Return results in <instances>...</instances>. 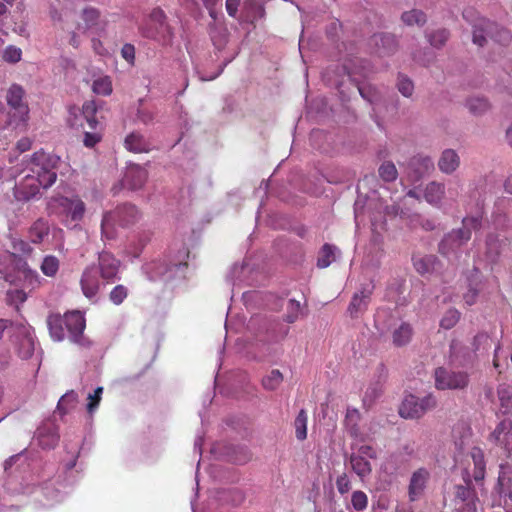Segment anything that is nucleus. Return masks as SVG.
Returning a JSON list of instances; mask_svg holds the SVG:
<instances>
[{
    "instance_id": "1",
    "label": "nucleus",
    "mask_w": 512,
    "mask_h": 512,
    "mask_svg": "<svg viewBox=\"0 0 512 512\" xmlns=\"http://www.w3.org/2000/svg\"><path fill=\"white\" fill-rule=\"evenodd\" d=\"M59 162L60 158L57 155L40 149L23 160L24 168L21 172L33 174L42 183L52 186L57 179Z\"/></svg>"
},
{
    "instance_id": "2",
    "label": "nucleus",
    "mask_w": 512,
    "mask_h": 512,
    "mask_svg": "<svg viewBox=\"0 0 512 512\" xmlns=\"http://www.w3.org/2000/svg\"><path fill=\"white\" fill-rule=\"evenodd\" d=\"M5 99L11 109L8 113V124L14 129L26 131L30 119V109L26 101L25 89L21 85L13 83L7 89Z\"/></svg>"
},
{
    "instance_id": "3",
    "label": "nucleus",
    "mask_w": 512,
    "mask_h": 512,
    "mask_svg": "<svg viewBox=\"0 0 512 512\" xmlns=\"http://www.w3.org/2000/svg\"><path fill=\"white\" fill-rule=\"evenodd\" d=\"M462 228L448 233L439 244L440 253L446 255L460 248L471 239L472 231L481 227V216H467L462 220Z\"/></svg>"
},
{
    "instance_id": "4",
    "label": "nucleus",
    "mask_w": 512,
    "mask_h": 512,
    "mask_svg": "<svg viewBox=\"0 0 512 512\" xmlns=\"http://www.w3.org/2000/svg\"><path fill=\"white\" fill-rule=\"evenodd\" d=\"M138 219L139 212L136 206L132 204L120 205L113 211L104 214L101 222L102 234L107 239H112L114 237L113 227L115 225L128 227L136 223Z\"/></svg>"
},
{
    "instance_id": "5",
    "label": "nucleus",
    "mask_w": 512,
    "mask_h": 512,
    "mask_svg": "<svg viewBox=\"0 0 512 512\" xmlns=\"http://www.w3.org/2000/svg\"><path fill=\"white\" fill-rule=\"evenodd\" d=\"M487 37L501 45H507L512 39L511 33L507 29L499 27L485 18H479L473 24L472 41L477 46L483 47L487 42Z\"/></svg>"
},
{
    "instance_id": "6",
    "label": "nucleus",
    "mask_w": 512,
    "mask_h": 512,
    "mask_svg": "<svg viewBox=\"0 0 512 512\" xmlns=\"http://www.w3.org/2000/svg\"><path fill=\"white\" fill-rule=\"evenodd\" d=\"M141 34L148 38L153 39L163 44L170 42L172 32L166 22V15L160 8H154L148 20L141 26Z\"/></svg>"
},
{
    "instance_id": "7",
    "label": "nucleus",
    "mask_w": 512,
    "mask_h": 512,
    "mask_svg": "<svg viewBox=\"0 0 512 512\" xmlns=\"http://www.w3.org/2000/svg\"><path fill=\"white\" fill-rule=\"evenodd\" d=\"M465 485L456 484L453 486L452 504L457 512H477L479 498L472 485L470 476L464 478Z\"/></svg>"
},
{
    "instance_id": "8",
    "label": "nucleus",
    "mask_w": 512,
    "mask_h": 512,
    "mask_svg": "<svg viewBox=\"0 0 512 512\" xmlns=\"http://www.w3.org/2000/svg\"><path fill=\"white\" fill-rule=\"evenodd\" d=\"M436 406L437 400L432 394H428L422 398L410 394L402 401L399 414L405 419H418Z\"/></svg>"
},
{
    "instance_id": "9",
    "label": "nucleus",
    "mask_w": 512,
    "mask_h": 512,
    "mask_svg": "<svg viewBox=\"0 0 512 512\" xmlns=\"http://www.w3.org/2000/svg\"><path fill=\"white\" fill-rule=\"evenodd\" d=\"M435 387L438 390H462L468 387L469 374L464 371H452L438 367L434 372Z\"/></svg>"
},
{
    "instance_id": "10",
    "label": "nucleus",
    "mask_w": 512,
    "mask_h": 512,
    "mask_svg": "<svg viewBox=\"0 0 512 512\" xmlns=\"http://www.w3.org/2000/svg\"><path fill=\"white\" fill-rule=\"evenodd\" d=\"M97 108L93 101H87L82 107V116L85 124L81 123L84 130L83 143L86 147L92 148L100 142L102 135L99 131V122L95 117Z\"/></svg>"
},
{
    "instance_id": "11",
    "label": "nucleus",
    "mask_w": 512,
    "mask_h": 512,
    "mask_svg": "<svg viewBox=\"0 0 512 512\" xmlns=\"http://www.w3.org/2000/svg\"><path fill=\"white\" fill-rule=\"evenodd\" d=\"M25 175L15 185L14 195L19 201H29L35 198L39 193L40 189H48L51 185L42 183L38 178H35L33 174L24 172Z\"/></svg>"
},
{
    "instance_id": "12",
    "label": "nucleus",
    "mask_w": 512,
    "mask_h": 512,
    "mask_svg": "<svg viewBox=\"0 0 512 512\" xmlns=\"http://www.w3.org/2000/svg\"><path fill=\"white\" fill-rule=\"evenodd\" d=\"M58 208L61 209V213H63L66 217H69L73 222H79L83 219L86 207L85 203L77 196L68 198V197H58L55 199Z\"/></svg>"
},
{
    "instance_id": "13",
    "label": "nucleus",
    "mask_w": 512,
    "mask_h": 512,
    "mask_svg": "<svg viewBox=\"0 0 512 512\" xmlns=\"http://www.w3.org/2000/svg\"><path fill=\"white\" fill-rule=\"evenodd\" d=\"M65 332L69 334L72 342L83 344V332L86 327V320L80 311H71L64 314Z\"/></svg>"
},
{
    "instance_id": "14",
    "label": "nucleus",
    "mask_w": 512,
    "mask_h": 512,
    "mask_svg": "<svg viewBox=\"0 0 512 512\" xmlns=\"http://www.w3.org/2000/svg\"><path fill=\"white\" fill-rule=\"evenodd\" d=\"M120 266V260L111 252L103 251L99 254L98 267L96 269L103 280L107 282L114 281L117 278Z\"/></svg>"
},
{
    "instance_id": "15",
    "label": "nucleus",
    "mask_w": 512,
    "mask_h": 512,
    "mask_svg": "<svg viewBox=\"0 0 512 512\" xmlns=\"http://www.w3.org/2000/svg\"><path fill=\"white\" fill-rule=\"evenodd\" d=\"M430 480V472L426 468L415 470L410 478L408 486V497L411 502L419 500L427 488Z\"/></svg>"
},
{
    "instance_id": "16",
    "label": "nucleus",
    "mask_w": 512,
    "mask_h": 512,
    "mask_svg": "<svg viewBox=\"0 0 512 512\" xmlns=\"http://www.w3.org/2000/svg\"><path fill=\"white\" fill-rule=\"evenodd\" d=\"M147 178L148 173L146 169L138 164H130L126 168L121 183L124 188L138 190L144 186Z\"/></svg>"
},
{
    "instance_id": "17",
    "label": "nucleus",
    "mask_w": 512,
    "mask_h": 512,
    "mask_svg": "<svg viewBox=\"0 0 512 512\" xmlns=\"http://www.w3.org/2000/svg\"><path fill=\"white\" fill-rule=\"evenodd\" d=\"M98 271L95 266L87 267L81 277V288L83 294L91 299L97 295L100 289V280L98 277Z\"/></svg>"
},
{
    "instance_id": "18",
    "label": "nucleus",
    "mask_w": 512,
    "mask_h": 512,
    "mask_svg": "<svg viewBox=\"0 0 512 512\" xmlns=\"http://www.w3.org/2000/svg\"><path fill=\"white\" fill-rule=\"evenodd\" d=\"M372 295V288L363 287L358 293H355L348 306V313L352 318L358 317V315L364 312L370 302Z\"/></svg>"
},
{
    "instance_id": "19",
    "label": "nucleus",
    "mask_w": 512,
    "mask_h": 512,
    "mask_svg": "<svg viewBox=\"0 0 512 512\" xmlns=\"http://www.w3.org/2000/svg\"><path fill=\"white\" fill-rule=\"evenodd\" d=\"M495 490L503 498L504 505L512 506V476L503 466H501Z\"/></svg>"
},
{
    "instance_id": "20",
    "label": "nucleus",
    "mask_w": 512,
    "mask_h": 512,
    "mask_svg": "<svg viewBox=\"0 0 512 512\" xmlns=\"http://www.w3.org/2000/svg\"><path fill=\"white\" fill-rule=\"evenodd\" d=\"M409 169L413 171L414 181H418L424 175L434 170V162L431 157L416 155L408 163Z\"/></svg>"
},
{
    "instance_id": "21",
    "label": "nucleus",
    "mask_w": 512,
    "mask_h": 512,
    "mask_svg": "<svg viewBox=\"0 0 512 512\" xmlns=\"http://www.w3.org/2000/svg\"><path fill=\"white\" fill-rule=\"evenodd\" d=\"M80 18L81 22L76 24L75 29L84 34L99 24L100 11L94 7H86L82 10Z\"/></svg>"
},
{
    "instance_id": "22",
    "label": "nucleus",
    "mask_w": 512,
    "mask_h": 512,
    "mask_svg": "<svg viewBox=\"0 0 512 512\" xmlns=\"http://www.w3.org/2000/svg\"><path fill=\"white\" fill-rule=\"evenodd\" d=\"M47 326L50 336L55 341H62L65 338V316L59 313H51L47 317Z\"/></svg>"
},
{
    "instance_id": "23",
    "label": "nucleus",
    "mask_w": 512,
    "mask_h": 512,
    "mask_svg": "<svg viewBox=\"0 0 512 512\" xmlns=\"http://www.w3.org/2000/svg\"><path fill=\"white\" fill-rule=\"evenodd\" d=\"M512 430V420L505 418L501 420L489 436V440L496 445H506Z\"/></svg>"
},
{
    "instance_id": "24",
    "label": "nucleus",
    "mask_w": 512,
    "mask_h": 512,
    "mask_svg": "<svg viewBox=\"0 0 512 512\" xmlns=\"http://www.w3.org/2000/svg\"><path fill=\"white\" fill-rule=\"evenodd\" d=\"M459 165L460 158L455 150L446 149L442 152L438 161V167L441 172L451 174L459 167Z\"/></svg>"
},
{
    "instance_id": "25",
    "label": "nucleus",
    "mask_w": 512,
    "mask_h": 512,
    "mask_svg": "<svg viewBox=\"0 0 512 512\" xmlns=\"http://www.w3.org/2000/svg\"><path fill=\"white\" fill-rule=\"evenodd\" d=\"M371 42L377 46L379 55H388L397 47L395 37L390 34H375L372 36Z\"/></svg>"
},
{
    "instance_id": "26",
    "label": "nucleus",
    "mask_w": 512,
    "mask_h": 512,
    "mask_svg": "<svg viewBox=\"0 0 512 512\" xmlns=\"http://www.w3.org/2000/svg\"><path fill=\"white\" fill-rule=\"evenodd\" d=\"M125 148L133 153H143L150 150V145L146 139L138 132H132L126 136L124 141Z\"/></svg>"
},
{
    "instance_id": "27",
    "label": "nucleus",
    "mask_w": 512,
    "mask_h": 512,
    "mask_svg": "<svg viewBox=\"0 0 512 512\" xmlns=\"http://www.w3.org/2000/svg\"><path fill=\"white\" fill-rule=\"evenodd\" d=\"M445 194V186L443 183L432 181L428 183L424 190L425 200L432 205H438Z\"/></svg>"
},
{
    "instance_id": "28",
    "label": "nucleus",
    "mask_w": 512,
    "mask_h": 512,
    "mask_svg": "<svg viewBox=\"0 0 512 512\" xmlns=\"http://www.w3.org/2000/svg\"><path fill=\"white\" fill-rule=\"evenodd\" d=\"M49 224L48 221L39 218L37 219L29 228V238L32 243L39 244L41 243L46 236L49 234Z\"/></svg>"
},
{
    "instance_id": "29",
    "label": "nucleus",
    "mask_w": 512,
    "mask_h": 512,
    "mask_svg": "<svg viewBox=\"0 0 512 512\" xmlns=\"http://www.w3.org/2000/svg\"><path fill=\"white\" fill-rule=\"evenodd\" d=\"M413 334V329L410 324L402 323L392 333V342L396 347H402L407 345Z\"/></svg>"
},
{
    "instance_id": "30",
    "label": "nucleus",
    "mask_w": 512,
    "mask_h": 512,
    "mask_svg": "<svg viewBox=\"0 0 512 512\" xmlns=\"http://www.w3.org/2000/svg\"><path fill=\"white\" fill-rule=\"evenodd\" d=\"M352 470L361 478L369 476L372 472L370 462L361 455L352 454L350 456Z\"/></svg>"
},
{
    "instance_id": "31",
    "label": "nucleus",
    "mask_w": 512,
    "mask_h": 512,
    "mask_svg": "<svg viewBox=\"0 0 512 512\" xmlns=\"http://www.w3.org/2000/svg\"><path fill=\"white\" fill-rule=\"evenodd\" d=\"M472 430L469 425L465 422L457 423L452 430V435L455 440V444L459 446V448H463L466 444L467 440L471 437Z\"/></svg>"
},
{
    "instance_id": "32",
    "label": "nucleus",
    "mask_w": 512,
    "mask_h": 512,
    "mask_svg": "<svg viewBox=\"0 0 512 512\" xmlns=\"http://www.w3.org/2000/svg\"><path fill=\"white\" fill-rule=\"evenodd\" d=\"M337 248L331 244H324L317 258V266L326 268L335 261Z\"/></svg>"
},
{
    "instance_id": "33",
    "label": "nucleus",
    "mask_w": 512,
    "mask_h": 512,
    "mask_svg": "<svg viewBox=\"0 0 512 512\" xmlns=\"http://www.w3.org/2000/svg\"><path fill=\"white\" fill-rule=\"evenodd\" d=\"M307 412L301 409L294 420L295 435L299 441L307 438Z\"/></svg>"
},
{
    "instance_id": "34",
    "label": "nucleus",
    "mask_w": 512,
    "mask_h": 512,
    "mask_svg": "<svg viewBox=\"0 0 512 512\" xmlns=\"http://www.w3.org/2000/svg\"><path fill=\"white\" fill-rule=\"evenodd\" d=\"M59 260L53 255L45 256L40 269L42 273L48 277H54L59 270Z\"/></svg>"
},
{
    "instance_id": "35",
    "label": "nucleus",
    "mask_w": 512,
    "mask_h": 512,
    "mask_svg": "<svg viewBox=\"0 0 512 512\" xmlns=\"http://www.w3.org/2000/svg\"><path fill=\"white\" fill-rule=\"evenodd\" d=\"M94 93L102 96H108L112 93V81L110 77L104 76L94 80L92 85Z\"/></svg>"
},
{
    "instance_id": "36",
    "label": "nucleus",
    "mask_w": 512,
    "mask_h": 512,
    "mask_svg": "<svg viewBox=\"0 0 512 512\" xmlns=\"http://www.w3.org/2000/svg\"><path fill=\"white\" fill-rule=\"evenodd\" d=\"M283 382V375L278 369L272 370L262 379V385L266 390L273 391Z\"/></svg>"
},
{
    "instance_id": "37",
    "label": "nucleus",
    "mask_w": 512,
    "mask_h": 512,
    "mask_svg": "<svg viewBox=\"0 0 512 512\" xmlns=\"http://www.w3.org/2000/svg\"><path fill=\"white\" fill-rule=\"evenodd\" d=\"M378 172L381 179L385 182H393L398 177L396 166L391 161L383 162L380 165Z\"/></svg>"
},
{
    "instance_id": "38",
    "label": "nucleus",
    "mask_w": 512,
    "mask_h": 512,
    "mask_svg": "<svg viewBox=\"0 0 512 512\" xmlns=\"http://www.w3.org/2000/svg\"><path fill=\"white\" fill-rule=\"evenodd\" d=\"M434 263H435V257L432 255L413 259L414 268L421 275L431 272L433 269Z\"/></svg>"
},
{
    "instance_id": "39",
    "label": "nucleus",
    "mask_w": 512,
    "mask_h": 512,
    "mask_svg": "<svg viewBox=\"0 0 512 512\" xmlns=\"http://www.w3.org/2000/svg\"><path fill=\"white\" fill-rule=\"evenodd\" d=\"M301 315V304L295 299H290L286 306V314L284 315V321L287 323H294L298 320Z\"/></svg>"
},
{
    "instance_id": "40",
    "label": "nucleus",
    "mask_w": 512,
    "mask_h": 512,
    "mask_svg": "<svg viewBox=\"0 0 512 512\" xmlns=\"http://www.w3.org/2000/svg\"><path fill=\"white\" fill-rule=\"evenodd\" d=\"M22 273L24 280V288L29 289V291H32L41 285L42 278L36 271L31 269H24Z\"/></svg>"
},
{
    "instance_id": "41",
    "label": "nucleus",
    "mask_w": 512,
    "mask_h": 512,
    "mask_svg": "<svg viewBox=\"0 0 512 512\" xmlns=\"http://www.w3.org/2000/svg\"><path fill=\"white\" fill-rule=\"evenodd\" d=\"M78 401V395L75 391L70 390L65 393L59 400L57 409L65 414L67 411L72 408Z\"/></svg>"
},
{
    "instance_id": "42",
    "label": "nucleus",
    "mask_w": 512,
    "mask_h": 512,
    "mask_svg": "<svg viewBox=\"0 0 512 512\" xmlns=\"http://www.w3.org/2000/svg\"><path fill=\"white\" fill-rule=\"evenodd\" d=\"M469 111L474 115H481L489 109V103L485 98L475 97L467 101Z\"/></svg>"
},
{
    "instance_id": "43",
    "label": "nucleus",
    "mask_w": 512,
    "mask_h": 512,
    "mask_svg": "<svg viewBox=\"0 0 512 512\" xmlns=\"http://www.w3.org/2000/svg\"><path fill=\"white\" fill-rule=\"evenodd\" d=\"M402 20L409 26L414 24L423 25L426 22L425 14L420 10H411L402 14Z\"/></svg>"
},
{
    "instance_id": "44",
    "label": "nucleus",
    "mask_w": 512,
    "mask_h": 512,
    "mask_svg": "<svg viewBox=\"0 0 512 512\" xmlns=\"http://www.w3.org/2000/svg\"><path fill=\"white\" fill-rule=\"evenodd\" d=\"M11 248H12L11 255H13V256H16V255L28 256L33 251L32 247L26 241L19 239V238L11 239Z\"/></svg>"
},
{
    "instance_id": "45",
    "label": "nucleus",
    "mask_w": 512,
    "mask_h": 512,
    "mask_svg": "<svg viewBox=\"0 0 512 512\" xmlns=\"http://www.w3.org/2000/svg\"><path fill=\"white\" fill-rule=\"evenodd\" d=\"M460 319V313L456 309H449L446 311L444 316L442 317L440 321V326L444 329H451L453 328Z\"/></svg>"
},
{
    "instance_id": "46",
    "label": "nucleus",
    "mask_w": 512,
    "mask_h": 512,
    "mask_svg": "<svg viewBox=\"0 0 512 512\" xmlns=\"http://www.w3.org/2000/svg\"><path fill=\"white\" fill-rule=\"evenodd\" d=\"M128 296V289L122 284L116 285L109 294L110 301L115 305H120Z\"/></svg>"
},
{
    "instance_id": "47",
    "label": "nucleus",
    "mask_w": 512,
    "mask_h": 512,
    "mask_svg": "<svg viewBox=\"0 0 512 512\" xmlns=\"http://www.w3.org/2000/svg\"><path fill=\"white\" fill-rule=\"evenodd\" d=\"M103 387H97L93 394L88 395L87 412L89 415H93L98 409L102 399Z\"/></svg>"
},
{
    "instance_id": "48",
    "label": "nucleus",
    "mask_w": 512,
    "mask_h": 512,
    "mask_svg": "<svg viewBox=\"0 0 512 512\" xmlns=\"http://www.w3.org/2000/svg\"><path fill=\"white\" fill-rule=\"evenodd\" d=\"M22 50L16 46L9 45L3 52V60L7 63L15 64L21 60Z\"/></svg>"
},
{
    "instance_id": "49",
    "label": "nucleus",
    "mask_w": 512,
    "mask_h": 512,
    "mask_svg": "<svg viewBox=\"0 0 512 512\" xmlns=\"http://www.w3.org/2000/svg\"><path fill=\"white\" fill-rule=\"evenodd\" d=\"M351 504L357 511H363L368 506V497L363 491H354L351 496Z\"/></svg>"
},
{
    "instance_id": "50",
    "label": "nucleus",
    "mask_w": 512,
    "mask_h": 512,
    "mask_svg": "<svg viewBox=\"0 0 512 512\" xmlns=\"http://www.w3.org/2000/svg\"><path fill=\"white\" fill-rule=\"evenodd\" d=\"M449 32L446 29H439L431 33L428 38L429 42L434 47L443 46L448 40Z\"/></svg>"
},
{
    "instance_id": "51",
    "label": "nucleus",
    "mask_w": 512,
    "mask_h": 512,
    "mask_svg": "<svg viewBox=\"0 0 512 512\" xmlns=\"http://www.w3.org/2000/svg\"><path fill=\"white\" fill-rule=\"evenodd\" d=\"M397 87H398L399 92L405 97H410L413 94V91H414L413 82L406 76L399 75Z\"/></svg>"
},
{
    "instance_id": "52",
    "label": "nucleus",
    "mask_w": 512,
    "mask_h": 512,
    "mask_svg": "<svg viewBox=\"0 0 512 512\" xmlns=\"http://www.w3.org/2000/svg\"><path fill=\"white\" fill-rule=\"evenodd\" d=\"M34 353V342L31 338H25L22 340L18 354L23 359L30 358Z\"/></svg>"
},
{
    "instance_id": "53",
    "label": "nucleus",
    "mask_w": 512,
    "mask_h": 512,
    "mask_svg": "<svg viewBox=\"0 0 512 512\" xmlns=\"http://www.w3.org/2000/svg\"><path fill=\"white\" fill-rule=\"evenodd\" d=\"M7 299L12 304H21L26 301L27 293L23 289H14L7 292Z\"/></svg>"
},
{
    "instance_id": "54",
    "label": "nucleus",
    "mask_w": 512,
    "mask_h": 512,
    "mask_svg": "<svg viewBox=\"0 0 512 512\" xmlns=\"http://www.w3.org/2000/svg\"><path fill=\"white\" fill-rule=\"evenodd\" d=\"M336 487L340 494H346L351 489V483L346 473L341 474L336 479Z\"/></svg>"
},
{
    "instance_id": "55",
    "label": "nucleus",
    "mask_w": 512,
    "mask_h": 512,
    "mask_svg": "<svg viewBox=\"0 0 512 512\" xmlns=\"http://www.w3.org/2000/svg\"><path fill=\"white\" fill-rule=\"evenodd\" d=\"M471 457L474 463V468H486L484 453L482 449L474 447L471 450Z\"/></svg>"
},
{
    "instance_id": "56",
    "label": "nucleus",
    "mask_w": 512,
    "mask_h": 512,
    "mask_svg": "<svg viewBox=\"0 0 512 512\" xmlns=\"http://www.w3.org/2000/svg\"><path fill=\"white\" fill-rule=\"evenodd\" d=\"M122 57L129 63H133L135 59V48L132 44H124L121 49Z\"/></svg>"
},
{
    "instance_id": "57",
    "label": "nucleus",
    "mask_w": 512,
    "mask_h": 512,
    "mask_svg": "<svg viewBox=\"0 0 512 512\" xmlns=\"http://www.w3.org/2000/svg\"><path fill=\"white\" fill-rule=\"evenodd\" d=\"M33 141L29 137H22L16 142V149L19 153L29 151L32 147Z\"/></svg>"
},
{
    "instance_id": "58",
    "label": "nucleus",
    "mask_w": 512,
    "mask_h": 512,
    "mask_svg": "<svg viewBox=\"0 0 512 512\" xmlns=\"http://www.w3.org/2000/svg\"><path fill=\"white\" fill-rule=\"evenodd\" d=\"M358 455H361L363 457H368V458H371V459H375L377 457L376 450L372 446H370V445H362L359 448V454Z\"/></svg>"
},
{
    "instance_id": "59",
    "label": "nucleus",
    "mask_w": 512,
    "mask_h": 512,
    "mask_svg": "<svg viewBox=\"0 0 512 512\" xmlns=\"http://www.w3.org/2000/svg\"><path fill=\"white\" fill-rule=\"evenodd\" d=\"M240 4V0H226V10L227 13L234 17L238 11V6Z\"/></svg>"
},
{
    "instance_id": "60",
    "label": "nucleus",
    "mask_w": 512,
    "mask_h": 512,
    "mask_svg": "<svg viewBox=\"0 0 512 512\" xmlns=\"http://www.w3.org/2000/svg\"><path fill=\"white\" fill-rule=\"evenodd\" d=\"M478 295V292L476 289H470L465 295L464 300L467 305H473L476 301V297Z\"/></svg>"
},
{
    "instance_id": "61",
    "label": "nucleus",
    "mask_w": 512,
    "mask_h": 512,
    "mask_svg": "<svg viewBox=\"0 0 512 512\" xmlns=\"http://www.w3.org/2000/svg\"><path fill=\"white\" fill-rule=\"evenodd\" d=\"M486 468H474L473 478L476 482L482 481L485 478Z\"/></svg>"
},
{
    "instance_id": "62",
    "label": "nucleus",
    "mask_w": 512,
    "mask_h": 512,
    "mask_svg": "<svg viewBox=\"0 0 512 512\" xmlns=\"http://www.w3.org/2000/svg\"><path fill=\"white\" fill-rule=\"evenodd\" d=\"M138 118L143 122V123H148L150 121H152L153 119V115L150 113V112H145L143 110H139L138 111Z\"/></svg>"
},
{
    "instance_id": "63",
    "label": "nucleus",
    "mask_w": 512,
    "mask_h": 512,
    "mask_svg": "<svg viewBox=\"0 0 512 512\" xmlns=\"http://www.w3.org/2000/svg\"><path fill=\"white\" fill-rule=\"evenodd\" d=\"M39 441H40V445L42 447L50 448V447H54L56 445L58 438L55 435H51L49 443L44 442V439L42 437H40Z\"/></svg>"
},
{
    "instance_id": "64",
    "label": "nucleus",
    "mask_w": 512,
    "mask_h": 512,
    "mask_svg": "<svg viewBox=\"0 0 512 512\" xmlns=\"http://www.w3.org/2000/svg\"><path fill=\"white\" fill-rule=\"evenodd\" d=\"M499 394V399L501 401V404L502 406H508V402H509V392L507 390H499L498 392Z\"/></svg>"
}]
</instances>
